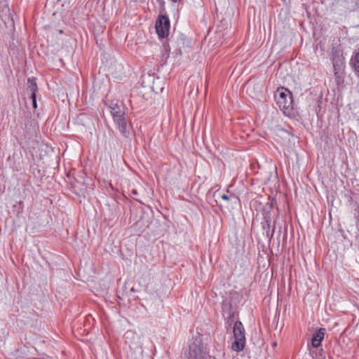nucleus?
Masks as SVG:
<instances>
[{
  "label": "nucleus",
  "mask_w": 359,
  "mask_h": 359,
  "mask_svg": "<svg viewBox=\"0 0 359 359\" xmlns=\"http://www.w3.org/2000/svg\"><path fill=\"white\" fill-rule=\"evenodd\" d=\"M109 107L119 132L124 137L128 138L132 132V127L127 123L123 103L118 100H111Z\"/></svg>",
  "instance_id": "nucleus-1"
},
{
  "label": "nucleus",
  "mask_w": 359,
  "mask_h": 359,
  "mask_svg": "<svg viewBox=\"0 0 359 359\" xmlns=\"http://www.w3.org/2000/svg\"><path fill=\"white\" fill-rule=\"evenodd\" d=\"M276 104L285 116L295 118L297 111L293 107L292 93L284 87L278 88L274 95Z\"/></svg>",
  "instance_id": "nucleus-2"
},
{
  "label": "nucleus",
  "mask_w": 359,
  "mask_h": 359,
  "mask_svg": "<svg viewBox=\"0 0 359 359\" xmlns=\"http://www.w3.org/2000/svg\"><path fill=\"white\" fill-rule=\"evenodd\" d=\"M187 358L188 359H215L208 355L202 340L199 337L195 338L189 344Z\"/></svg>",
  "instance_id": "nucleus-3"
},
{
  "label": "nucleus",
  "mask_w": 359,
  "mask_h": 359,
  "mask_svg": "<svg viewBox=\"0 0 359 359\" xmlns=\"http://www.w3.org/2000/svg\"><path fill=\"white\" fill-rule=\"evenodd\" d=\"M233 332L235 341L232 344L231 348L236 352L242 351L245 346V334L244 327L240 320L235 322Z\"/></svg>",
  "instance_id": "nucleus-4"
},
{
  "label": "nucleus",
  "mask_w": 359,
  "mask_h": 359,
  "mask_svg": "<svg viewBox=\"0 0 359 359\" xmlns=\"http://www.w3.org/2000/svg\"><path fill=\"white\" fill-rule=\"evenodd\" d=\"M170 25V20L168 15H158L156 21L155 28L159 38L163 39L168 36Z\"/></svg>",
  "instance_id": "nucleus-5"
},
{
  "label": "nucleus",
  "mask_w": 359,
  "mask_h": 359,
  "mask_svg": "<svg viewBox=\"0 0 359 359\" xmlns=\"http://www.w3.org/2000/svg\"><path fill=\"white\" fill-rule=\"evenodd\" d=\"M325 334V329L320 328L316 331L311 339V345L313 347L318 348L321 345V342Z\"/></svg>",
  "instance_id": "nucleus-6"
},
{
  "label": "nucleus",
  "mask_w": 359,
  "mask_h": 359,
  "mask_svg": "<svg viewBox=\"0 0 359 359\" xmlns=\"http://www.w3.org/2000/svg\"><path fill=\"white\" fill-rule=\"evenodd\" d=\"M273 203L274 200L273 199L262 206V215L263 217V220H268V222L271 221V211L273 208Z\"/></svg>",
  "instance_id": "nucleus-7"
},
{
  "label": "nucleus",
  "mask_w": 359,
  "mask_h": 359,
  "mask_svg": "<svg viewBox=\"0 0 359 359\" xmlns=\"http://www.w3.org/2000/svg\"><path fill=\"white\" fill-rule=\"evenodd\" d=\"M222 311L224 313L228 312L229 316L227 317L226 323L229 326H231L234 321V318L236 316V311L232 310V305L230 303H222Z\"/></svg>",
  "instance_id": "nucleus-8"
},
{
  "label": "nucleus",
  "mask_w": 359,
  "mask_h": 359,
  "mask_svg": "<svg viewBox=\"0 0 359 359\" xmlns=\"http://www.w3.org/2000/svg\"><path fill=\"white\" fill-rule=\"evenodd\" d=\"M332 65L334 68V72L336 77H338V74L342 71L344 67L343 58L339 56H334L332 58Z\"/></svg>",
  "instance_id": "nucleus-9"
},
{
  "label": "nucleus",
  "mask_w": 359,
  "mask_h": 359,
  "mask_svg": "<svg viewBox=\"0 0 359 359\" xmlns=\"http://www.w3.org/2000/svg\"><path fill=\"white\" fill-rule=\"evenodd\" d=\"M27 89L31 93V96H36V93L38 92L39 88L36 77L33 76L28 78Z\"/></svg>",
  "instance_id": "nucleus-10"
},
{
  "label": "nucleus",
  "mask_w": 359,
  "mask_h": 359,
  "mask_svg": "<svg viewBox=\"0 0 359 359\" xmlns=\"http://www.w3.org/2000/svg\"><path fill=\"white\" fill-rule=\"evenodd\" d=\"M350 64L356 75L359 76V51L352 56Z\"/></svg>",
  "instance_id": "nucleus-11"
},
{
  "label": "nucleus",
  "mask_w": 359,
  "mask_h": 359,
  "mask_svg": "<svg viewBox=\"0 0 359 359\" xmlns=\"http://www.w3.org/2000/svg\"><path fill=\"white\" fill-rule=\"evenodd\" d=\"M10 16V8L7 4H2L0 5V18L4 20V18H8Z\"/></svg>",
  "instance_id": "nucleus-12"
},
{
  "label": "nucleus",
  "mask_w": 359,
  "mask_h": 359,
  "mask_svg": "<svg viewBox=\"0 0 359 359\" xmlns=\"http://www.w3.org/2000/svg\"><path fill=\"white\" fill-rule=\"evenodd\" d=\"M77 188H78V186L76 184L74 185L72 187V189H73V191L79 195V196H85V193L86 192V189H80L79 191L77 190Z\"/></svg>",
  "instance_id": "nucleus-13"
},
{
  "label": "nucleus",
  "mask_w": 359,
  "mask_h": 359,
  "mask_svg": "<svg viewBox=\"0 0 359 359\" xmlns=\"http://www.w3.org/2000/svg\"><path fill=\"white\" fill-rule=\"evenodd\" d=\"M271 221L268 222V220H264L262 224V227L264 231H267L271 229Z\"/></svg>",
  "instance_id": "nucleus-14"
},
{
  "label": "nucleus",
  "mask_w": 359,
  "mask_h": 359,
  "mask_svg": "<svg viewBox=\"0 0 359 359\" xmlns=\"http://www.w3.org/2000/svg\"><path fill=\"white\" fill-rule=\"evenodd\" d=\"M275 232V226H273V229H272V231L271 232L270 231V229L269 230H267V231H265V233H266V236L269 239L271 240L273 236V233Z\"/></svg>",
  "instance_id": "nucleus-15"
},
{
  "label": "nucleus",
  "mask_w": 359,
  "mask_h": 359,
  "mask_svg": "<svg viewBox=\"0 0 359 359\" xmlns=\"http://www.w3.org/2000/svg\"><path fill=\"white\" fill-rule=\"evenodd\" d=\"M221 197H222V199L226 200V201L229 200L230 198H234L236 199H238V198L237 196H236L235 194H232V195H230V196H228V195H226V194H223Z\"/></svg>",
  "instance_id": "nucleus-16"
},
{
  "label": "nucleus",
  "mask_w": 359,
  "mask_h": 359,
  "mask_svg": "<svg viewBox=\"0 0 359 359\" xmlns=\"http://www.w3.org/2000/svg\"><path fill=\"white\" fill-rule=\"evenodd\" d=\"M32 102V107L34 109H36L37 107V102H36V96H31Z\"/></svg>",
  "instance_id": "nucleus-17"
},
{
  "label": "nucleus",
  "mask_w": 359,
  "mask_h": 359,
  "mask_svg": "<svg viewBox=\"0 0 359 359\" xmlns=\"http://www.w3.org/2000/svg\"><path fill=\"white\" fill-rule=\"evenodd\" d=\"M158 3L161 4V6H164V1L163 0H156Z\"/></svg>",
  "instance_id": "nucleus-18"
},
{
  "label": "nucleus",
  "mask_w": 359,
  "mask_h": 359,
  "mask_svg": "<svg viewBox=\"0 0 359 359\" xmlns=\"http://www.w3.org/2000/svg\"><path fill=\"white\" fill-rule=\"evenodd\" d=\"M131 192H132L133 195H137V191L136 189H133Z\"/></svg>",
  "instance_id": "nucleus-19"
},
{
  "label": "nucleus",
  "mask_w": 359,
  "mask_h": 359,
  "mask_svg": "<svg viewBox=\"0 0 359 359\" xmlns=\"http://www.w3.org/2000/svg\"><path fill=\"white\" fill-rule=\"evenodd\" d=\"M355 6H356L357 8L359 10V0H357L355 1Z\"/></svg>",
  "instance_id": "nucleus-20"
},
{
  "label": "nucleus",
  "mask_w": 359,
  "mask_h": 359,
  "mask_svg": "<svg viewBox=\"0 0 359 359\" xmlns=\"http://www.w3.org/2000/svg\"><path fill=\"white\" fill-rule=\"evenodd\" d=\"M357 221H358V222H357V228L359 230V215H358V217L357 218Z\"/></svg>",
  "instance_id": "nucleus-21"
},
{
  "label": "nucleus",
  "mask_w": 359,
  "mask_h": 359,
  "mask_svg": "<svg viewBox=\"0 0 359 359\" xmlns=\"http://www.w3.org/2000/svg\"><path fill=\"white\" fill-rule=\"evenodd\" d=\"M130 334H132V333H131V332H127L126 333V338H128V335H130Z\"/></svg>",
  "instance_id": "nucleus-22"
},
{
  "label": "nucleus",
  "mask_w": 359,
  "mask_h": 359,
  "mask_svg": "<svg viewBox=\"0 0 359 359\" xmlns=\"http://www.w3.org/2000/svg\"><path fill=\"white\" fill-rule=\"evenodd\" d=\"M281 228H280V229L278 230V235L280 236V234H281Z\"/></svg>",
  "instance_id": "nucleus-23"
},
{
  "label": "nucleus",
  "mask_w": 359,
  "mask_h": 359,
  "mask_svg": "<svg viewBox=\"0 0 359 359\" xmlns=\"http://www.w3.org/2000/svg\"><path fill=\"white\" fill-rule=\"evenodd\" d=\"M357 239H359V236H357Z\"/></svg>",
  "instance_id": "nucleus-24"
},
{
  "label": "nucleus",
  "mask_w": 359,
  "mask_h": 359,
  "mask_svg": "<svg viewBox=\"0 0 359 359\" xmlns=\"http://www.w3.org/2000/svg\"><path fill=\"white\" fill-rule=\"evenodd\" d=\"M358 211H359V207H358Z\"/></svg>",
  "instance_id": "nucleus-25"
}]
</instances>
